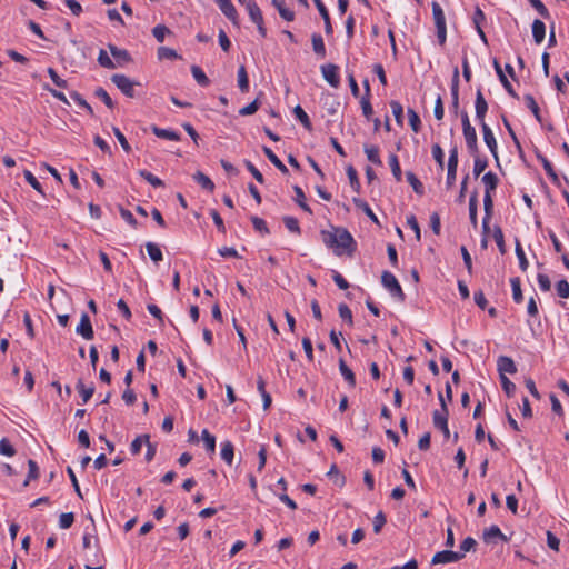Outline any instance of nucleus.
Returning <instances> with one entry per match:
<instances>
[{
    "label": "nucleus",
    "instance_id": "obj_26",
    "mask_svg": "<svg viewBox=\"0 0 569 569\" xmlns=\"http://www.w3.org/2000/svg\"><path fill=\"white\" fill-rule=\"evenodd\" d=\"M311 43H312V49H313L315 53L317 56H319L320 58H325L326 57V46H325L323 39L320 33H313L311 36Z\"/></svg>",
    "mask_w": 569,
    "mask_h": 569
},
{
    "label": "nucleus",
    "instance_id": "obj_1",
    "mask_svg": "<svg viewBox=\"0 0 569 569\" xmlns=\"http://www.w3.org/2000/svg\"><path fill=\"white\" fill-rule=\"evenodd\" d=\"M322 242L333 250L336 256H341L345 251L351 253L356 248V241L351 233L341 227L332 228L331 231H321Z\"/></svg>",
    "mask_w": 569,
    "mask_h": 569
},
{
    "label": "nucleus",
    "instance_id": "obj_27",
    "mask_svg": "<svg viewBox=\"0 0 569 569\" xmlns=\"http://www.w3.org/2000/svg\"><path fill=\"white\" fill-rule=\"evenodd\" d=\"M238 87L243 93L249 91V78L247 69L243 64H241L238 69Z\"/></svg>",
    "mask_w": 569,
    "mask_h": 569
},
{
    "label": "nucleus",
    "instance_id": "obj_62",
    "mask_svg": "<svg viewBox=\"0 0 569 569\" xmlns=\"http://www.w3.org/2000/svg\"><path fill=\"white\" fill-rule=\"evenodd\" d=\"M74 521V515L72 512L61 513L59 518V526L61 529H68Z\"/></svg>",
    "mask_w": 569,
    "mask_h": 569
},
{
    "label": "nucleus",
    "instance_id": "obj_38",
    "mask_svg": "<svg viewBox=\"0 0 569 569\" xmlns=\"http://www.w3.org/2000/svg\"><path fill=\"white\" fill-rule=\"evenodd\" d=\"M201 439L204 442L206 449L210 453L216 451V437L211 435L207 429L201 432Z\"/></svg>",
    "mask_w": 569,
    "mask_h": 569
},
{
    "label": "nucleus",
    "instance_id": "obj_20",
    "mask_svg": "<svg viewBox=\"0 0 569 569\" xmlns=\"http://www.w3.org/2000/svg\"><path fill=\"white\" fill-rule=\"evenodd\" d=\"M244 7L253 23L261 22V20H263L262 12L254 0H249L248 3L244 4Z\"/></svg>",
    "mask_w": 569,
    "mask_h": 569
},
{
    "label": "nucleus",
    "instance_id": "obj_10",
    "mask_svg": "<svg viewBox=\"0 0 569 569\" xmlns=\"http://www.w3.org/2000/svg\"><path fill=\"white\" fill-rule=\"evenodd\" d=\"M497 369L500 377L506 376V373L515 375L517 372V366L515 361L507 356H500L497 360Z\"/></svg>",
    "mask_w": 569,
    "mask_h": 569
},
{
    "label": "nucleus",
    "instance_id": "obj_16",
    "mask_svg": "<svg viewBox=\"0 0 569 569\" xmlns=\"http://www.w3.org/2000/svg\"><path fill=\"white\" fill-rule=\"evenodd\" d=\"M271 3L283 20L289 22L295 20V12L287 8L284 0H271Z\"/></svg>",
    "mask_w": 569,
    "mask_h": 569
},
{
    "label": "nucleus",
    "instance_id": "obj_24",
    "mask_svg": "<svg viewBox=\"0 0 569 569\" xmlns=\"http://www.w3.org/2000/svg\"><path fill=\"white\" fill-rule=\"evenodd\" d=\"M339 370L349 386L353 388L356 386V376L342 358L339 359Z\"/></svg>",
    "mask_w": 569,
    "mask_h": 569
},
{
    "label": "nucleus",
    "instance_id": "obj_44",
    "mask_svg": "<svg viewBox=\"0 0 569 569\" xmlns=\"http://www.w3.org/2000/svg\"><path fill=\"white\" fill-rule=\"evenodd\" d=\"M390 108H391L392 114L396 119V122L399 126H402L403 124V108H402L401 103L399 101L392 100L390 102Z\"/></svg>",
    "mask_w": 569,
    "mask_h": 569
},
{
    "label": "nucleus",
    "instance_id": "obj_36",
    "mask_svg": "<svg viewBox=\"0 0 569 569\" xmlns=\"http://www.w3.org/2000/svg\"><path fill=\"white\" fill-rule=\"evenodd\" d=\"M365 152L367 156V159L372 162L373 164L381 166V159L379 156V148L377 146H366Z\"/></svg>",
    "mask_w": 569,
    "mask_h": 569
},
{
    "label": "nucleus",
    "instance_id": "obj_49",
    "mask_svg": "<svg viewBox=\"0 0 569 569\" xmlns=\"http://www.w3.org/2000/svg\"><path fill=\"white\" fill-rule=\"evenodd\" d=\"M525 102H526V106L533 113L535 118L540 122L541 121L540 109H539V106L536 102L535 98L531 94H527V96H525Z\"/></svg>",
    "mask_w": 569,
    "mask_h": 569
},
{
    "label": "nucleus",
    "instance_id": "obj_54",
    "mask_svg": "<svg viewBox=\"0 0 569 569\" xmlns=\"http://www.w3.org/2000/svg\"><path fill=\"white\" fill-rule=\"evenodd\" d=\"M493 239L499 248L501 254L506 253V244L503 239V233L500 227H496L493 229Z\"/></svg>",
    "mask_w": 569,
    "mask_h": 569
},
{
    "label": "nucleus",
    "instance_id": "obj_60",
    "mask_svg": "<svg viewBox=\"0 0 569 569\" xmlns=\"http://www.w3.org/2000/svg\"><path fill=\"white\" fill-rule=\"evenodd\" d=\"M24 178L27 180V182L34 189L37 190L39 193H41L42 196L44 194L43 190H42V187H41V183L38 181V179L33 176V173L31 171H28L26 170L24 171Z\"/></svg>",
    "mask_w": 569,
    "mask_h": 569
},
{
    "label": "nucleus",
    "instance_id": "obj_41",
    "mask_svg": "<svg viewBox=\"0 0 569 569\" xmlns=\"http://www.w3.org/2000/svg\"><path fill=\"white\" fill-rule=\"evenodd\" d=\"M139 176L143 178L147 182H149L154 188L163 187L164 183L161 179L152 174L151 172L142 169L139 171Z\"/></svg>",
    "mask_w": 569,
    "mask_h": 569
},
{
    "label": "nucleus",
    "instance_id": "obj_15",
    "mask_svg": "<svg viewBox=\"0 0 569 569\" xmlns=\"http://www.w3.org/2000/svg\"><path fill=\"white\" fill-rule=\"evenodd\" d=\"M321 18L323 19V24H325V32L327 36H331L333 33V28H332V24H331V20H330V16H329V11L328 9L326 8V6L323 4L322 0H313Z\"/></svg>",
    "mask_w": 569,
    "mask_h": 569
},
{
    "label": "nucleus",
    "instance_id": "obj_42",
    "mask_svg": "<svg viewBox=\"0 0 569 569\" xmlns=\"http://www.w3.org/2000/svg\"><path fill=\"white\" fill-rule=\"evenodd\" d=\"M389 166L391 168L392 174L397 181H401L402 171L399 164L398 157L395 153L389 156Z\"/></svg>",
    "mask_w": 569,
    "mask_h": 569
},
{
    "label": "nucleus",
    "instance_id": "obj_46",
    "mask_svg": "<svg viewBox=\"0 0 569 569\" xmlns=\"http://www.w3.org/2000/svg\"><path fill=\"white\" fill-rule=\"evenodd\" d=\"M28 467H29V471H28L27 479L23 482V487H27L29 485L30 480H36L39 477V467L34 460H32V459L28 460Z\"/></svg>",
    "mask_w": 569,
    "mask_h": 569
},
{
    "label": "nucleus",
    "instance_id": "obj_7",
    "mask_svg": "<svg viewBox=\"0 0 569 569\" xmlns=\"http://www.w3.org/2000/svg\"><path fill=\"white\" fill-rule=\"evenodd\" d=\"M475 109H476V118L480 124V127H482V123H486L485 122V117H486V113L488 111V103L482 94V91L481 89H478L477 90V93H476V101H475Z\"/></svg>",
    "mask_w": 569,
    "mask_h": 569
},
{
    "label": "nucleus",
    "instance_id": "obj_50",
    "mask_svg": "<svg viewBox=\"0 0 569 569\" xmlns=\"http://www.w3.org/2000/svg\"><path fill=\"white\" fill-rule=\"evenodd\" d=\"M94 96L99 98L109 109L114 108V102L110 98L109 93L101 87L94 90Z\"/></svg>",
    "mask_w": 569,
    "mask_h": 569
},
{
    "label": "nucleus",
    "instance_id": "obj_8",
    "mask_svg": "<svg viewBox=\"0 0 569 569\" xmlns=\"http://www.w3.org/2000/svg\"><path fill=\"white\" fill-rule=\"evenodd\" d=\"M77 333L86 340L93 339L94 332L89 316L83 312L80 318V323L76 329Z\"/></svg>",
    "mask_w": 569,
    "mask_h": 569
},
{
    "label": "nucleus",
    "instance_id": "obj_18",
    "mask_svg": "<svg viewBox=\"0 0 569 569\" xmlns=\"http://www.w3.org/2000/svg\"><path fill=\"white\" fill-rule=\"evenodd\" d=\"M431 8H432V17H433L436 29L447 27L445 12H443L441 6L437 1H433L431 3Z\"/></svg>",
    "mask_w": 569,
    "mask_h": 569
},
{
    "label": "nucleus",
    "instance_id": "obj_23",
    "mask_svg": "<svg viewBox=\"0 0 569 569\" xmlns=\"http://www.w3.org/2000/svg\"><path fill=\"white\" fill-rule=\"evenodd\" d=\"M532 37L538 44L541 43L546 37V24L539 19L532 22Z\"/></svg>",
    "mask_w": 569,
    "mask_h": 569
},
{
    "label": "nucleus",
    "instance_id": "obj_37",
    "mask_svg": "<svg viewBox=\"0 0 569 569\" xmlns=\"http://www.w3.org/2000/svg\"><path fill=\"white\" fill-rule=\"evenodd\" d=\"M77 389L82 398L83 403L88 402L94 393V388L92 386L86 387L81 379H79L77 382Z\"/></svg>",
    "mask_w": 569,
    "mask_h": 569
},
{
    "label": "nucleus",
    "instance_id": "obj_21",
    "mask_svg": "<svg viewBox=\"0 0 569 569\" xmlns=\"http://www.w3.org/2000/svg\"><path fill=\"white\" fill-rule=\"evenodd\" d=\"M263 153L270 160V162L283 174L288 173V168L283 164V162L277 157V154L269 148H262Z\"/></svg>",
    "mask_w": 569,
    "mask_h": 569
},
{
    "label": "nucleus",
    "instance_id": "obj_52",
    "mask_svg": "<svg viewBox=\"0 0 569 569\" xmlns=\"http://www.w3.org/2000/svg\"><path fill=\"white\" fill-rule=\"evenodd\" d=\"M516 254L518 257V260H519V267L522 271H526L528 269V266H529V262L526 258V254L523 252V249L520 244V242L517 240L516 241Z\"/></svg>",
    "mask_w": 569,
    "mask_h": 569
},
{
    "label": "nucleus",
    "instance_id": "obj_53",
    "mask_svg": "<svg viewBox=\"0 0 569 569\" xmlns=\"http://www.w3.org/2000/svg\"><path fill=\"white\" fill-rule=\"evenodd\" d=\"M70 97L79 107L87 110L91 116L93 114L91 106L82 98L80 93H78L77 91H72L70 93Z\"/></svg>",
    "mask_w": 569,
    "mask_h": 569
},
{
    "label": "nucleus",
    "instance_id": "obj_51",
    "mask_svg": "<svg viewBox=\"0 0 569 569\" xmlns=\"http://www.w3.org/2000/svg\"><path fill=\"white\" fill-rule=\"evenodd\" d=\"M283 223H284L286 228L290 232L300 234L301 229H300V226H299V221L295 217H291V216L284 217L283 218Z\"/></svg>",
    "mask_w": 569,
    "mask_h": 569
},
{
    "label": "nucleus",
    "instance_id": "obj_47",
    "mask_svg": "<svg viewBox=\"0 0 569 569\" xmlns=\"http://www.w3.org/2000/svg\"><path fill=\"white\" fill-rule=\"evenodd\" d=\"M409 124L413 132L418 133L421 129V120L413 109H408Z\"/></svg>",
    "mask_w": 569,
    "mask_h": 569
},
{
    "label": "nucleus",
    "instance_id": "obj_14",
    "mask_svg": "<svg viewBox=\"0 0 569 569\" xmlns=\"http://www.w3.org/2000/svg\"><path fill=\"white\" fill-rule=\"evenodd\" d=\"M462 132H463V137H465L467 149H468L469 153L471 156H476V153H479L476 129L472 127Z\"/></svg>",
    "mask_w": 569,
    "mask_h": 569
},
{
    "label": "nucleus",
    "instance_id": "obj_25",
    "mask_svg": "<svg viewBox=\"0 0 569 569\" xmlns=\"http://www.w3.org/2000/svg\"><path fill=\"white\" fill-rule=\"evenodd\" d=\"M477 207H478V192L473 191L469 199V218L471 224L477 228L478 219H477Z\"/></svg>",
    "mask_w": 569,
    "mask_h": 569
},
{
    "label": "nucleus",
    "instance_id": "obj_31",
    "mask_svg": "<svg viewBox=\"0 0 569 569\" xmlns=\"http://www.w3.org/2000/svg\"><path fill=\"white\" fill-rule=\"evenodd\" d=\"M406 177H407V181L410 183L413 191L417 194L422 196L425 193V188H423V184L421 183V181L417 178V176L413 172L408 171L406 173Z\"/></svg>",
    "mask_w": 569,
    "mask_h": 569
},
{
    "label": "nucleus",
    "instance_id": "obj_33",
    "mask_svg": "<svg viewBox=\"0 0 569 569\" xmlns=\"http://www.w3.org/2000/svg\"><path fill=\"white\" fill-rule=\"evenodd\" d=\"M493 538H500L507 541L506 536L501 532L500 528L496 525H492L483 532V540L486 542H490Z\"/></svg>",
    "mask_w": 569,
    "mask_h": 569
},
{
    "label": "nucleus",
    "instance_id": "obj_45",
    "mask_svg": "<svg viewBox=\"0 0 569 569\" xmlns=\"http://www.w3.org/2000/svg\"><path fill=\"white\" fill-rule=\"evenodd\" d=\"M510 283L512 288V298L515 302L520 303L523 299L520 279L518 277L511 278Z\"/></svg>",
    "mask_w": 569,
    "mask_h": 569
},
{
    "label": "nucleus",
    "instance_id": "obj_43",
    "mask_svg": "<svg viewBox=\"0 0 569 569\" xmlns=\"http://www.w3.org/2000/svg\"><path fill=\"white\" fill-rule=\"evenodd\" d=\"M98 62L101 67L106 69H114L117 68V64L114 61L109 57L108 52L103 49L99 51L98 54Z\"/></svg>",
    "mask_w": 569,
    "mask_h": 569
},
{
    "label": "nucleus",
    "instance_id": "obj_3",
    "mask_svg": "<svg viewBox=\"0 0 569 569\" xmlns=\"http://www.w3.org/2000/svg\"><path fill=\"white\" fill-rule=\"evenodd\" d=\"M111 81L116 84V87L127 97L133 98L136 97L134 87L138 84L132 81L126 74L116 73L111 77Z\"/></svg>",
    "mask_w": 569,
    "mask_h": 569
},
{
    "label": "nucleus",
    "instance_id": "obj_19",
    "mask_svg": "<svg viewBox=\"0 0 569 569\" xmlns=\"http://www.w3.org/2000/svg\"><path fill=\"white\" fill-rule=\"evenodd\" d=\"M493 67H495V70L497 72V76L501 82V84L503 86V88L506 89V91L513 98H517V93L515 92L511 83L509 82V80L507 79V77L505 76L501 67H500V63L498 62V60H493Z\"/></svg>",
    "mask_w": 569,
    "mask_h": 569
},
{
    "label": "nucleus",
    "instance_id": "obj_32",
    "mask_svg": "<svg viewBox=\"0 0 569 569\" xmlns=\"http://www.w3.org/2000/svg\"><path fill=\"white\" fill-rule=\"evenodd\" d=\"M293 114L307 130L312 129L311 121L306 111L301 108V106L298 104L295 107Z\"/></svg>",
    "mask_w": 569,
    "mask_h": 569
},
{
    "label": "nucleus",
    "instance_id": "obj_58",
    "mask_svg": "<svg viewBox=\"0 0 569 569\" xmlns=\"http://www.w3.org/2000/svg\"><path fill=\"white\" fill-rule=\"evenodd\" d=\"M169 33L170 30L164 24H158L152 29V34L158 42H163L166 36Z\"/></svg>",
    "mask_w": 569,
    "mask_h": 569
},
{
    "label": "nucleus",
    "instance_id": "obj_17",
    "mask_svg": "<svg viewBox=\"0 0 569 569\" xmlns=\"http://www.w3.org/2000/svg\"><path fill=\"white\" fill-rule=\"evenodd\" d=\"M481 180H482V183L485 184V192L492 193L496 191L498 183H499V178L495 172H492V171L486 172L482 176Z\"/></svg>",
    "mask_w": 569,
    "mask_h": 569
},
{
    "label": "nucleus",
    "instance_id": "obj_2",
    "mask_svg": "<svg viewBox=\"0 0 569 569\" xmlns=\"http://www.w3.org/2000/svg\"><path fill=\"white\" fill-rule=\"evenodd\" d=\"M382 286L390 292L393 298L403 301L406 295L398 282L397 278L390 271H383L381 274Z\"/></svg>",
    "mask_w": 569,
    "mask_h": 569
},
{
    "label": "nucleus",
    "instance_id": "obj_48",
    "mask_svg": "<svg viewBox=\"0 0 569 569\" xmlns=\"http://www.w3.org/2000/svg\"><path fill=\"white\" fill-rule=\"evenodd\" d=\"M347 176H348V179H349L351 188L356 192H359L360 191V182H359V179H358L357 170L352 166H349L347 168Z\"/></svg>",
    "mask_w": 569,
    "mask_h": 569
},
{
    "label": "nucleus",
    "instance_id": "obj_11",
    "mask_svg": "<svg viewBox=\"0 0 569 569\" xmlns=\"http://www.w3.org/2000/svg\"><path fill=\"white\" fill-rule=\"evenodd\" d=\"M433 426L441 430L445 438L450 437V431L448 428V412H440L439 410H435L432 413Z\"/></svg>",
    "mask_w": 569,
    "mask_h": 569
},
{
    "label": "nucleus",
    "instance_id": "obj_61",
    "mask_svg": "<svg viewBox=\"0 0 569 569\" xmlns=\"http://www.w3.org/2000/svg\"><path fill=\"white\" fill-rule=\"evenodd\" d=\"M556 290H557V295L560 298H563V299L569 298V282L567 280H565V279L559 280L556 283Z\"/></svg>",
    "mask_w": 569,
    "mask_h": 569
},
{
    "label": "nucleus",
    "instance_id": "obj_30",
    "mask_svg": "<svg viewBox=\"0 0 569 569\" xmlns=\"http://www.w3.org/2000/svg\"><path fill=\"white\" fill-rule=\"evenodd\" d=\"M147 252L153 262H159L163 259L162 251L159 246L154 242L146 243Z\"/></svg>",
    "mask_w": 569,
    "mask_h": 569
},
{
    "label": "nucleus",
    "instance_id": "obj_64",
    "mask_svg": "<svg viewBox=\"0 0 569 569\" xmlns=\"http://www.w3.org/2000/svg\"><path fill=\"white\" fill-rule=\"evenodd\" d=\"M178 57L176 50L168 47H160L158 49V58L162 59H176Z\"/></svg>",
    "mask_w": 569,
    "mask_h": 569
},
{
    "label": "nucleus",
    "instance_id": "obj_39",
    "mask_svg": "<svg viewBox=\"0 0 569 569\" xmlns=\"http://www.w3.org/2000/svg\"><path fill=\"white\" fill-rule=\"evenodd\" d=\"M472 157L475 158L473 174L476 178H478L488 167V161L486 158H481L479 153H476V156Z\"/></svg>",
    "mask_w": 569,
    "mask_h": 569
},
{
    "label": "nucleus",
    "instance_id": "obj_4",
    "mask_svg": "<svg viewBox=\"0 0 569 569\" xmlns=\"http://www.w3.org/2000/svg\"><path fill=\"white\" fill-rule=\"evenodd\" d=\"M458 162H459L458 149H457V147H453L449 151V159H448V170H447V179H446V186L448 189L452 188L456 182Z\"/></svg>",
    "mask_w": 569,
    "mask_h": 569
},
{
    "label": "nucleus",
    "instance_id": "obj_56",
    "mask_svg": "<svg viewBox=\"0 0 569 569\" xmlns=\"http://www.w3.org/2000/svg\"><path fill=\"white\" fill-rule=\"evenodd\" d=\"M251 222L253 224V228L259 231L262 234H269L270 230L267 226V222L259 217H251Z\"/></svg>",
    "mask_w": 569,
    "mask_h": 569
},
{
    "label": "nucleus",
    "instance_id": "obj_35",
    "mask_svg": "<svg viewBox=\"0 0 569 569\" xmlns=\"http://www.w3.org/2000/svg\"><path fill=\"white\" fill-rule=\"evenodd\" d=\"M233 453H234L233 445L230 441H224L221 445L222 460H224L228 465H231L232 460H233Z\"/></svg>",
    "mask_w": 569,
    "mask_h": 569
},
{
    "label": "nucleus",
    "instance_id": "obj_5",
    "mask_svg": "<svg viewBox=\"0 0 569 569\" xmlns=\"http://www.w3.org/2000/svg\"><path fill=\"white\" fill-rule=\"evenodd\" d=\"M321 73L325 80L333 88L340 84L339 67L333 63L321 66Z\"/></svg>",
    "mask_w": 569,
    "mask_h": 569
},
{
    "label": "nucleus",
    "instance_id": "obj_63",
    "mask_svg": "<svg viewBox=\"0 0 569 569\" xmlns=\"http://www.w3.org/2000/svg\"><path fill=\"white\" fill-rule=\"evenodd\" d=\"M387 518L382 511H379L373 518V531L379 533L382 527L386 525Z\"/></svg>",
    "mask_w": 569,
    "mask_h": 569
},
{
    "label": "nucleus",
    "instance_id": "obj_13",
    "mask_svg": "<svg viewBox=\"0 0 569 569\" xmlns=\"http://www.w3.org/2000/svg\"><path fill=\"white\" fill-rule=\"evenodd\" d=\"M108 49L112 57L116 59L114 63L117 64V67L131 62V56L126 49H120L112 43L108 44Z\"/></svg>",
    "mask_w": 569,
    "mask_h": 569
},
{
    "label": "nucleus",
    "instance_id": "obj_40",
    "mask_svg": "<svg viewBox=\"0 0 569 569\" xmlns=\"http://www.w3.org/2000/svg\"><path fill=\"white\" fill-rule=\"evenodd\" d=\"M353 203L356 204L357 208L361 209L373 222L379 224L377 216L373 213V211L366 201L358 198H353Z\"/></svg>",
    "mask_w": 569,
    "mask_h": 569
},
{
    "label": "nucleus",
    "instance_id": "obj_55",
    "mask_svg": "<svg viewBox=\"0 0 569 569\" xmlns=\"http://www.w3.org/2000/svg\"><path fill=\"white\" fill-rule=\"evenodd\" d=\"M0 453L7 457L16 455V449L7 438L0 440Z\"/></svg>",
    "mask_w": 569,
    "mask_h": 569
},
{
    "label": "nucleus",
    "instance_id": "obj_9",
    "mask_svg": "<svg viewBox=\"0 0 569 569\" xmlns=\"http://www.w3.org/2000/svg\"><path fill=\"white\" fill-rule=\"evenodd\" d=\"M221 12L234 24L238 26V12L230 0H214Z\"/></svg>",
    "mask_w": 569,
    "mask_h": 569
},
{
    "label": "nucleus",
    "instance_id": "obj_22",
    "mask_svg": "<svg viewBox=\"0 0 569 569\" xmlns=\"http://www.w3.org/2000/svg\"><path fill=\"white\" fill-rule=\"evenodd\" d=\"M151 130L154 136L161 139L172 140V141H179L180 134L173 130L170 129H162L157 126H152Z\"/></svg>",
    "mask_w": 569,
    "mask_h": 569
},
{
    "label": "nucleus",
    "instance_id": "obj_59",
    "mask_svg": "<svg viewBox=\"0 0 569 569\" xmlns=\"http://www.w3.org/2000/svg\"><path fill=\"white\" fill-rule=\"evenodd\" d=\"M432 157L437 164L442 169L445 164V153L442 148L438 143H435L432 146Z\"/></svg>",
    "mask_w": 569,
    "mask_h": 569
},
{
    "label": "nucleus",
    "instance_id": "obj_29",
    "mask_svg": "<svg viewBox=\"0 0 569 569\" xmlns=\"http://www.w3.org/2000/svg\"><path fill=\"white\" fill-rule=\"evenodd\" d=\"M191 73L199 86L208 87L210 84L209 78L206 76V73L200 67L192 66Z\"/></svg>",
    "mask_w": 569,
    "mask_h": 569
},
{
    "label": "nucleus",
    "instance_id": "obj_34",
    "mask_svg": "<svg viewBox=\"0 0 569 569\" xmlns=\"http://www.w3.org/2000/svg\"><path fill=\"white\" fill-rule=\"evenodd\" d=\"M150 439V436L149 435H141V436H138L130 445V452L133 455V456H137L140 453L141 451V448L143 445H146L148 442V440Z\"/></svg>",
    "mask_w": 569,
    "mask_h": 569
},
{
    "label": "nucleus",
    "instance_id": "obj_6",
    "mask_svg": "<svg viewBox=\"0 0 569 569\" xmlns=\"http://www.w3.org/2000/svg\"><path fill=\"white\" fill-rule=\"evenodd\" d=\"M465 558L463 553H459L457 551L452 550H442L432 557L431 563L432 565H440V563H450L456 562Z\"/></svg>",
    "mask_w": 569,
    "mask_h": 569
},
{
    "label": "nucleus",
    "instance_id": "obj_28",
    "mask_svg": "<svg viewBox=\"0 0 569 569\" xmlns=\"http://www.w3.org/2000/svg\"><path fill=\"white\" fill-rule=\"evenodd\" d=\"M193 179L194 181H197L203 189L212 192L213 189H214V183L212 182V180L206 176L203 172L201 171H197L194 174H193Z\"/></svg>",
    "mask_w": 569,
    "mask_h": 569
},
{
    "label": "nucleus",
    "instance_id": "obj_12",
    "mask_svg": "<svg viewBox=\"0 0 569 569\" xmlns=\"http://www.w3.org/2000/svg\"><path fill=\"white\" fill-rule=\"evenodd\" d=\"M481 130L483 133L485 143L487 144L490 152L498 161V146H497V141H496L492 130L489 128V126L487 123H482Z\"/></svg>",
    "mask_w": 569,
    "mask_h": 569
},
{
    "label": "nucleus",
    "instance_id": "obj_57",
    "mask_svg": "<svg viewBox=\"0 0 569 569\" xmlns=\"http://www.w3.org/2000/svg\"><path fill=\"white\" fill-rule=\"evenodd\" d=\"M501 387L508 397H512L516 392V385L506 376L500 377Z\"/></svg>",
    "mask_w": 569,
    "mask_h": 569
}]
</instances>
